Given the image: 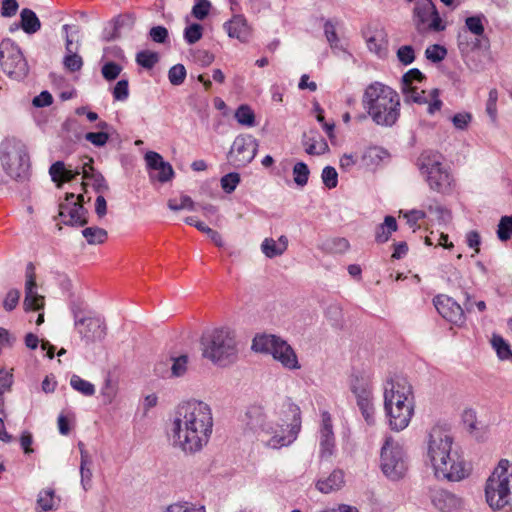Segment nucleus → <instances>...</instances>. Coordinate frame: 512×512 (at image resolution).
Returning <instances> with one entry per match:
<instances>
[{
  "label": "nucleus",
  "instance_id": "28",
  "mask_svg": "<svg viewBox=\"0 0 512 512\" xmlns=\"http://www.w3.org/2000/svg\"><path fill=\"white\" fill-rule=\"evenodd\" d=\"M20 26L27 34H34L41 28V22L36 13L28 8H24L20 13Z\"/></svg>",
  "mask_w": 512,
  "mask_h": 512
},
{
  "label": "nucleus",
  "instance_id": "21",
  "mask_svg": "<svg viewBox=\"0 0 512 512\" xmlns=\"http://www.w3.org/2000/svg\"><path fill=\"white\" fill-rule=\"evenodd\" d=\"M24 306L26 310H39L44 306V297L36 292V280L32 263H29L26 268Z\"/></svg>",
  "mask_w": 512,
  "mask_h": 512
},
{
  "label": "nucleus",
  "instance_id": "15",
  "mask_svg": "<svg viewBox=\"0 0 512 512\" xmlns=\"http://www.w3.org/2000/svg\"><path fill=\"white\" fill-rule=\"evenodd\" d=\"M84 196L67 193L64 203L59 205V217L65 225L84 226L88 223V211L83 206Z\"/></svg>",
  "mask_w": 512,
  "mask_h": 512
},
{
  "label": "nucleus",
  "instance_id": "30",
  "mask_svg": "<svg viewBox=\"0 0 512 512\" xmlns=\"http://www.w3.org/2000/svg\"><path fill=\"white\" fill-rule=\"evenodd\" d=\"M82 174L84 179L92 180V186L96 192L100 193L108 191L109 186L104 176L99 172L95 173L93 167L88 163L84 164Z\"/></svg>",
  "mask_w": 512,
  "mask_h": 512
},
{
  "label": "nucleus",
  "instance_id": "56",
  "mask_svg": "<svg viewBox=\"0 0 512 512\" xmlns=\"http://www.w3.org/2000/svg\"><path fill=\"white\" fill-rule=\"evenodd\" d=\"M239 182L240 176L238 173H228L221 178V187L226 193L230 194L236 189Z\"/></svg>",
  "mask_w": 512,
  "mask_h": 512
},
{
  "label": "nucleus",
  "instance_id": "41",
  "mask_svg": "<svg viewBox=\"0 0 512 512\" xmlns=\"http://www.w3.org/2000/svg\"><path fill=\"white\" fill-rule=\"evenodd\" d=\"M161 512H206L203 506L191 502L180 501L166 506Z\"/></svg>",
  "mask_w": 512,
  "mask_h": 512
},
{
  "label": "nucleus",
  "instance_id": "9",
  "mask_svg": "<svg viewBox=\"0 0 512 512\" xmlns=\"http://www.w3.org/2000/svg\"><path fill=\"white\" fill-rule=\"evenodd\" d=\"M70 310L75 330L87 344L101 341L106 335L104 320L95 316L82 301H72Z\"/></svg>",
  "mask_w": 512,
  "mask_h": 512
},
{
  "label": "nucleus",
  "instance_id": "57",
  "mask_svg": "<svg viewBox=\"0 0 512 512\" xmlns=\"http://www.w3.org/2000/svg\"><path fill=\"white\" fill-rule=\"evenodd\" d=\"M113 98L116 101H126L129 97V83L126 79L119 80L113 88Z\"/></svg>",
  "mask_w": 512,
  "mask_h": 512
},
{
  "label": "nucleus",
  "instance_id": "38",
  "mask_svg": "<svg viewBox=\"0 0 512 512\" xmlns=\"http://www.w3.org/2000/svg\"><path fill=\"white\" fill-rule=\"evenodd\" d=\"M356 403L366 423L368 425H373L375 423V408L373 398L359 400Z\"/></svg>",
  "mask_w": 512,
  "mask_h": 512
},
{
  "label": "nucleus",
  "instance_id": "55",
  "mask_svg": "<svg viewBox=\"0 0 512 512\" xmlns=\"http://www.w3.org/2000/svg\"><path fill=\"white\" fill-rule=\"evenodd\" d=\"M171 375L175 377L183 376L187 371L188 356L180 355L179 357L172 358Z\"/></svg>",
  "mask_w": 512,
  "mask_h": 512
},
{
  "label": "nucleus",
  "instance_id": "27",
  "mask_svg": "<svg viewBox=\"0 0 512 512\" xmlns=\"http://www.w3.org/2000/svg\"><path fill=\"white\" fill-rule=\"evenodd\" d=\"M288 247V239L282 235L278 240L273 238H265L261 244L262 253L268 258H275L282 255Z\"/></svg>",
  "mask_w": 512,
  "mask_h": 512
},
{
  "label": "nucleus",
  "instance_id": "59",
  "mask_svg": "<svg viewBox=\"0 0 512 512\" xmlns=\"http://www.w3.org/2000/svg\"><path fill=\"white\" fill-rule=\"evenodd\" d=\"M64 66L67 70L70 72H77L79 71L83 66V60L82 58L76 54V53H67V55L64 57Z\"/></svg>",
  "mask_w": 512,
  "mask_h": 512
},
{
  "label": "nucleus",
  "instance_id": "5",
  "mask_svg": "<svg viewBox=\"0 0 512 512\" xmlns=\"http://www.w3.org/2000/svg\"><path fill=\"white\" fill-rule=\"evenodd\" d=\"M203 356L218 366L225 367L237 358L234 333L228 328L214 329L203 334L201 339Z\"/></svg>",
  "mask_w": 512,
  "mask_h": 512
},
{
  "label": "nucleus",
  "instance_id": "2",
  "mask_svg": "<svg viewBox=\"0 0 512 512\" xmlns=\"http://www.w3.org/2000/svg\"><path fill=\"white\" fill-rule=\"evenodd\" d=\"M426 444L427 455L438 479L460 481L468 475L464 460L452 449L453 437L445 426H433L427 433Z\"/></svg>",
  "mask_w": 512,
  "mask_h": 512
},
{
  "label": "nucleus",
  "instance_id": "54",
  "mask_svg": "<svg viewBox=\"0 0 512 512\" xmlns=\"http://www.w3.org/2000/svg\"><path fill=\"white\" fill-rule=\"evenodd\" d=\"M122 67L116 62L109 61L102 66L101 73L107 81L115 80L121 73Z\"/></svg>",
  "mask_w": 512,
  "mask_h": 512
},
{
  "label": "nucleus",
  "instance_id": "61",
  "mask_svg": "<svg viewBox=\"0 0 512 512\" xmlns=\"http://www.w3.org/2000/svg\"><path fill=\"white\" fill-rule=\"evenodd\" d=\"M451 120L456 129L466 130L472 120V115L468 112L456 113Z\"/></svg>",
  "mask_w": 512,
  "mask_h": 512
},
{
  "label": "nucleus",
  "instance_id": "18",
  "mask_svg": "<svg viewBox=\"0 0 512 512\" xmlns=\"http://www.w3.org/2000/svg\"><path fill=\"white\" fill-rule=\"evenodd\" d=\"M319 457L329 460L336 451V441L333 431L332 418L329 412L321 413V423L318 431Z\"/></svg>",
  "mask_w": 512,
  "mask_h": 512
},
{
  "label": "nucleus",
  "instance_id": "60",
  "mask_svg": "<svg viewBox=\"0 0 512 512\" xmlns=\"http://www.w3.org/2000/svg\"><path fill=\"white\" fill-rule=\"evenodd\" d=\"M85 139L96 147H102L108 142L109 135L104 131L88 132L85 134Z\"/></svg>",
  "mask_w": 512,
  "mask_h": 512
},
{
  "label": "nucleus",
  "instance_id": "39",
  "mask_svg": "<svg viewBox=\"0 0 512 512\" xmlns=\"http://www.w3.org/2000/svg\"><path fill=\"white\" fill-rule=\"evenodd\" d=\"M309 175L310 170L306 163L300 161L293 166V179L297 186H306L308 183Z\"/></svg>",
  "mask_w": 512,
  "mask_h": 512
},
{
  "label": "nucleus",
  "instance_id": "50",
  "mask_svg": "<svg viewBox=\"0 0 512 512\" xmlns=\"http://www.w3.org/2000/svg\"><path fill=\"white\" fill-rule=\"evenodd\" d=\"M447 55V50L444 46L434 44L426 48L425 56L428 60L438 63L442 61Z\"/></svg>",
  "mask_w": 512,
  "mask_h": 512
},
{
  "label": "nucleus",
  "instance_id": "45",
  "mask_svg": "<svg viewBox=\"0 0 512 512\" xmlns=\"http://www.w3.org/2000/svg\"><path fill=\"white\" fill-rule=\"evenodd\" d=\"M497 236L502 242L508 241L512 237V215L501 217L498 224Z\"/></svg>",
  "mask_w": 512,
  "mask_h": 512
},
{
  "label": "nucleus",
  "instance_id": "32",
  "mask_svg": "<svg viewBox=\"0 0 512 512\" xmlns=\"http://www.w3.org/2000/svg\"><path fill=\"white\" fill-rule=\"evenodd\" d=\"M367 47L370 52L382 57L387 52V40L383 31H378L366 39Z\"/></svg>",
  "mask_w": 512,
  "mask_h": 512
},
{
  "label": "nucleus",
  "instance_id": "25",
  "mask_svg": "<svg viewBox=\"0 0 512 512\" xmlns=\"http://www.w3.org/2000/svg\"><path fill=\"white\" fill-rule=\"evenodd\" d=\"M351 392L356 398V402L359 400H365L373 398L372 384L367 376L352 374L349 381Z\"/></svg>",
  "mask_w": 512,
  "mask_h": 512
},
{
  "label": "nucleus",
  "instance_id": "20",
  "mask_svg": "<svg viewBox=\"0 0 512 512\" xmlns=\"http://www.w3.org/2000/svg\"><path fill=\"white\" fill-rule=\"evenodd\" d=\"M433 303L438 313L447 321L454 324H461L464 321V310L453 298L437 295Z\"/></svg>",
  "mask_w": 512,
  "mask_h": 512
},
{
  "label": "nucleus",
  "instance_id": "63",
  "mask_svg": "<svg viewBox=\"0 0 512 512\" xmlns=\"http://www.w3.org/2000/svg\"><path fill=\"white\" fill-rule=\"evenodd\" d=\"M19 9V4L17 0H2L1 3V15L3 17H13L16 15Z\"/></svg>",
  "mask_w": 512,
  "mask_h": 512
},
{
  "label": "nucleus",
  "instance_id": "14",
  "mask_svg": "<svg viewBox=\"0 0 512 512\" xmlns=\"http://www.w3.org/2000/svg\"><path fill=\"white\" fill-rule=\"evenodd\" d=\"M391 404L395 408L404 406L414 407V397L411 384L403 377H395L386 382L384 388V406Z\"/></svg>",
  "mask_w": 512,
  "mask_h": 512
},
{
  "label": "nucleus",
  "instance_id": "1",
  "mask_svg": "<svg viewBox=\"0 0 512 512\" xmlns=\"http://www.w3.org/2000/svg\"><path fill=\"white\" fill-rule=\"evenodd\" d=\"M210 406L198 400L184 402L175 410L168 436L174 448L185 454L201 451L209 442L213 431Z\"/></svg>",
  "mask_w": 512,
  "mask_h": 512
},
{
  "label": "nucleus",
  "instance_id": "64",
  "mask_svg": "<svg viewBox=\"0 0 512 512\" xmlns=\"http://www.w3.org/2000/svg\"><path fill=\"white\" fill-rule=\"evenodd\" d=\"M149 36L156 43H165L168 39V30L164 26H154L150 29Z\"/></svg>",
  "mask_w": 512,
  "mask_h": 512
},
{
  "label": "nucleus",
  "instance_id": "52",
  "mask_svg": "<svg viewBox=\"0 0 512 512\" xmlns=\"http://www.w3.org/2000/svg\"><path fill=\"white\" fill-rule=\"evenodd\" d=\"M169 209L173 211H178L182 209H188L193 211L195 209L194 201L191 197L187 195H182L180 198V202L178 203L176 199H169L167 203Z\"/></svg>",
  "mask_w": 512,
  "mask_h": 512
},
{
  "label": "nucleus",
  "instance_id": "10",
  "mask_svg": "<svg viewBox=\"0 0 512 512\" xmlns=\"http://www.w3.org/2000/svg\"><path fill=\"white\" fill-rule=\"evenodd\" d=\"M252 349L256 352L268 353L278 360L285 368L299 369L297 355L293 348L283 339L275 335H258L253 339Z\"/></svg>",
  "mask_w": 512,
  "mask_h": 512
},
{
  "label": "nucleus",
  "instance_id": "51",
  "mask_svg": "<svg viewBox=\"0 0 512 512\" xmlns=\"http://www.w3.org/2000/svg\"><path fill=\"white\" fill-rule=\"evenodd\" d=\"M321 179L328 189H333L338 184V173L334 167L326 166L322 170Z\"/></svg>",
  "mask_w": 512,
  "mask_h": 512
},
{
  "label": "nucleus",
  "instance_id": "11",
  "mask_svg": "<svg viewBox=\"0 0 512 512\" xmlns=\"http://www.w3.org/2000/svg\"><path fill=\"white\" fill-rule=\"evenodd\" d=\"M0 65L3 71L15 80L24 79L29 72L28 63L21 49L8 38L0 42Z\"/></svg>",
  "mask_w": 512,
  "mask_h": 512
},
{
  "label": "nucleus",
  "instance_id": "26",
  "mask_svg": "<svg viewBox=\"0 0 512 512\" xmlns=\"http://www.w3.org/2000/svg\"><path fill=\"white\" fill-rule=\"evenodd\" d=\"M344 484V473L340 469H334L329 476L321 477L316 482V488L321 493H331L339 490Z\"/></svg>",
  "mask_w": 512,
  "mask_h": 512
},
{
  "label": "nucleus",
  "instance_id": "17",
  "mask_svg": "<svg viewBox=\"0 0 512 512\" xmlns=\"http://www.w3.org/2000/svg\"><path fill=\"white\" fill-rule=\"evenodd\" d=\"M428 497L438 512H462L464 508L461 497L443 488H429Z\"/></svg>",
  "mask_w": 512,
  "mask_h": 512
},
{
  "label": "nucleus",
  "instance_id": "12",
  "mask_svg": "<svg viewBox=\"0 0 512 512\" xmlns=\"http://www.w3.org/2000/svg\"><path fill=\"white\" fill-rule=\"evenodd\" d=\"M381 469L391 480L402 478L407 471V461L403 447L391 437H387L381 449Z\"/></svg>",
  "mask_w": 512,
  "mask_h": 512
},
{
  "label": "nucleus",
  "instance_id": "43",
  "mask_svg": "<svg viewBox=\"0 0 512 512\" xmlns=\"http://www.w3.org/2000/svg\"><path fill=\"white\" fill-rule=\"evenodd\" d=\"M92 461L89 455H85L82 452V461L80 463V476H81V484L84 490H87L90 487L92 472L90 470V465Z\"/></svg>",
  "mask_w": 512,
  "mask_h": 512
},
{
  "label": "nucleus",
  "instance_id": "33",
  "mask_svg": "<svg viewBox=\"0 0 512 512\" xmlns=\"http://www.w3.org/2000/svg\"><path fill=\"white\" fill-rule=\"evenodd\" d=\"M302 145L304 146L305 152L309 155H321L328 149V145L323 138L320 137V140L317 141L307 134L303 135Z\"/></svg>",
  "mask_w": 512,
  "mask_h": 512
},
{
  "label": "nucleus",
  "instance_id": "35",
  "mask_svg": "<svg viewBox=\"0 0 512 512\" xmlns=\"http://www.w3.org/2000/svg\"><path fill=\"white\" fill-rule=\"evenodd\" d=\"M491 344L501 360H512L510 345L502 336L493 334Z\"/></svg>",
  "mask_w": 512,
  "mask_h": 512
},
{
  "label": "nucleus",
  "instance_id": "42",
  "mask_svg": "<svg viewBox=\"0 0 512 512\" xmlns=\"http://www.w3.org/2000/svg\"><path fill=\"white\" fill-rule=\"evenodd\" d=\"M159 56L156 52L143 50L137 53L136 62L145 69H151L158 62Z\"/></svg>",
  "mask_w": 512,
  "mask_h": 512
},
{
  "label": "nucleus",
  "instance_id": "53",
  "mask_svg": "<svg viewBox=\"0 0 512 512\" xmlns=\"http://www.w3.org/2000/svg\"><path fill=\"white\" fill-rule=\"evenodd\" d=\"M497 101L498 91L497 89L493 88L489 91L488 99L486 102V113L492 122H496L497 120Z\"/></svg>",
  "mask_w": 512,
  "mask_h": 512
},
{
  "label": "nucleus",
  "instance_id": "3",
  "mask_svg": "<svg viewBox=\"0 0 512 512\" xmlns=\"http://www.w3.org/2000/svg\"><path fill=\"white\" fill-rule=\"evenodd\" d=\"M362 104L379 126L392 127L400 116L399 94L380 82H374L365 89Z\"/></svg>",
  "mask_w": 512,
  "mask_h": 512
},
{
  "label": "nucleus",
  "instance_id": "47",
  "mask_svg": "<svg viewBox=\"0 0 512 512\" xmlns=\"http://www.w3.org/2000/svg\"><path fill=\"white\" fill-rule=\"evenodd\" d=\"M203 35V27L198 23L187 26L184 30V39L188 44H195Z\"/></svg>",
  "mask_w": 512,
  "mask_h": 512
},
{
  "label": "nucleus",
  "instance_id": "6",
  "mask_svg": "<svg viewBox=\"0 0 512 512\" xmlns=\"http://www.w3.org/2000/svg\"><path fill=\"white\" fill-rule=\"evenodd\" d=\"M416 164L430 190L440 194L451 192L454 179L440 153L424 151L418 157Z\"/></svg>",
  "mask_w": 512,
  "mask_h": 512
},
{
  "label": "nucleus",
  "instance_id": "23",
  "mask_svg": "<svg viewBox=\"0 0 512 512\" xmlns=\"http://www.w3.org/2000/svg\"><path fill=\"white\" fill-rule=\"evenodd\" d=\"M242 421L246 430L257 434L260 437L268 424V422H266V416L263 408L256 405L247 408Z\"/></svg>",
  "mask_w": 512,
  "mask_h": 512
},
{
  "label": "nucleus",
  "instance_id": "62",
  "mask_svg": "<svg viewBox=\"0 0 512 512\" xmlns=\"http://www.w3.org/2000/svg\"><path fill=\"white\" fill-rule=\"evenodd\" d=\"M425 76L424 74L417 68H413V69H410L408 72H406L403 76H402V81H401V84L402 86L404 87H407V85L411 84L416 81V82H422L424 80Z\"/></svg>",
  "mask_w": 512,
  "mask_h": 512
},
{
  "label": "nucleus",
  "instance_id": "29",
  "mask_svg": "<svg viewBox=\"0 0 512 512\" xmlns=\"http://www.w3.org/2000/svg\"><path fill=\"white\" fill-rule=\"evenodd\" d=\"M397 230V221L393 216H386L384 222L377 226L375 240L377 243H385L389 240L392 232Z\"/></svg>",
  "mask_w": 512,
  "mask_h": 512
},
{
  "label": "nucleus",
  "instance_id": "13",
  "mask_svg": "<svg viewBox=\"0 0 512 512\" xmlns=\"http://www.w3.org/2000/svg\"><path fill=\"white\" fill-rule=\"evenodd\" d=\"M412 20L420 34L441 32L446 28L432 0H418L413 9Z\"/></svg>",
  "mask_w": 512,
  "mask_h": 512
},
{
  "label": "nucleus",
  "instance_id": "16",
  "mask_svg": "<svg viewBox=\"0 0 512 512\" xmlns=\"http://www.w3.org/2000/svg\"><path fill=\"white\" fill-rule=\"evenodd\" d=\"M257 150L258 142L252 135H239L228 152V159L237 168L245 167L255 158Z\"/></svg>",
  "mask_w": 512,
  "mask_h": 512
},
{
  "label": "nucleus",
  "instance_id": "22",
  "mask_svg": "<svg viewBox=\"0 0 512 512\" xmlns=\"http://www.w3.org/2000/svg\"><path fill=\"white\" fill-rule=\"evenodd\" d=\"M384 409L389 419L390 428L397 432L404 430L409 425L414 414L413 406L395 408L391 404H386Z\"/></svg>",
  "mask_w": 512,
  "mask_h": 512
},
{
  "label": "nucleus",
  "instance_id": "40",
  "mask_svg": "<svg viewBox=\"0 0 512 512\" xmlns=\"http://www.w3.org/2000/svg\"><path fill=\"white\" fill-rule=\"evenodd\" d=\"M235 118L241 125L247 127L255 125V114L248 105H240L235 112Z\"/></svg>",
  "mask_w": 512,
  "mask_h": 512
},
{
  "label": "nucleus",
  "instance_id": "34",
  "mask_svg": "<svg viewBox=\"0 0 512 512\" xmlns=\"http://www.w3.org/2000/svg\"><path fill=\"white\" fill-rule=\"evenodd\" d=\"M82 235L89 245L102 244L107 240V231L103 228L94 226L82 230Z\"/></svg>",
  "mask_w": 512,
  "mask_h": 512
},
{
  "label": "nucleus",
  "instance_id": "24",
  "mask_svg": "<svg viewBox=\"0 0 512 512\" xmlns=\"http://www.w3.org/2000/svg\"><path fill=\"white\" fill-rule=\"evenodd\" d=\"M223 27L230 38H236L243 43L249 40L250 29L243 15H234Z\"/></svg>",
  "mask_w": 512,
  "mask_h": 512
},
{
  "label": "nucleus",
  "instance_id": "4",
  "mask_svg": "<svg viewBox=\"0 0 512 512\" xmlns=\"http://www.w3.org/2000/svg\"><path fill=\"white\" fill-rule=\"evenodd\" d=\"M485 498L490 508L512 512V463L499 461L486 481Z\"/></svg>",
  "mask_w": 512,
  "mask_h": 512
},
{
  "label": "nucleus",
  "instance_id": "37",
  "mask_svg": "<svg viewBox=\"0 0 512 512\" xmlns=\"http://www.w3.org/2000/svg\"><path fill=\"white\" fill-rule=\"evenodd\" d=\"M70 385L74 390L85 396H92L95 394V386L91 382L82 379L78 375L74 374L71 376Z\"/></svg>",
  "mask_w": 512,
  "mask_h": 512
},
{
  "label": "nucleus",
  "instance_id": "31",
  "mask_svg": "<svg viewBox=\"0 0 512 512\" xmlns=\"http://www.w3.org/2000/svg\"><path fill=\"white\" fill-rule=\"evenodd\" d=\"M185 223L191 226L196 227L199 231L208 235L211 241L218 247H222L224 242L222 240L221 235L204 224V222L198 221L194 216H188L184 219Z\"/></svg>",
  "mask_w": 512,
  "mask_h": 512
},
{
  "label": "nucleus",
  "instance_id": "44",
  "mask_svg": "<svg viewBox=\"0 0 512 512\" xmlns=\"http://www.w3.org/2000/svg\"><path fill=\"white\" fill-rule=\"evenodd\" d=\"M54 494V490L52 489H45L39 492L37 504L42 511L47 512L55 508Z\"/></svg>",
  "mask_w": 512,
  "mask_h": 512
},
{
  "label": "nucleus",
  "instance_id": "58",
  "mask_svg": "<svg viewBox=\"0 0 512 512\" xmlns=\"http://www.w3.org/2000/svg\"><path fill=\"white\" fill-rule=\"evenodd\" d=\"M211 3L209 0H195V4L192 7V15L198 19L203 20L210 11Z\"/></svg>",
  "mask_w": 512,
  "mask_h": 512
},
{
  "label": "nucleus",
  "instance_id": "36",
  "mask_svg": "<svg viewBox=\"0 0 512 512\" xmlns=\"http://www.w3.org/2000/svg\"><path fill=\"white\" fill-rule=\"evenodd\" d=\"M484 21H486V17L482 13L470 16L465 19V27L475 36L482 37L485 31Z\"/></svg>",
  "mask_w": 512,
  "mask_h": 512
},
{
  "label": "nucleus",
  "instance_id": "49",
  "mask_svg": "<svg viewBox=\"0 0 512 512\" xmlns=\"http://www.w3.org/2000/svg\"><path fill=\"white\" fill-rule=\"evenodd\" d=\"M396 56L402 65H410L415 60V49L411 45L400 46L396 52Z\"/></svg>",
  "mask_w": 512,
  "mask_h": 512
},
{
  "label": "nucleus",
  "instance_id": "19",
  "mask_svg": "<svg viewBox=\"0 0 512 512\" xmlns=\"http://www.w3.org/2000/svg\"><path fill=\"white\" fill-rule=\"evenodd\" d=\"M145 161L149 169V177L152 181L161 183L170 181L174 176L173 167L169 162L164 161L163 157L154 151L145 154Z\"/></svg>",
  "mask_w": 512,
  "mask_h": 512
},
{
  "label": "nucleus",
  "instance_id": "46",
  "mask_svg": "<svg viewBox=\"0 0 512 512\" xmlns=\"http://www.w3.org/2000/svg\"><path fill=\"white\" fill-rule=\"evenodd\" d=\"M423 207L426 208L430 213L436 214L438 220L446 222L450 219L449 211L443 206L439 205L435 199H429L426 203L423 204Z\"/></svg>",
  "mask_w": 512,
  "mask_h": 512
},
{
  "label": "nucleus",
  "instance_id": "48",
  "mask_svg": "<svg viewBox=\"0 0 512 512\" xmlns=\"http://www.w3.org/2000/svg\"><path fill=\"white\" fill-rule=\"evenodd\" d=\"M186 69L182 64L172 66L168 71V79L174 86L181 85L186 78Z\"/></svg>",
  "mask_w": 512,
  "mask_h": 512
},
{
  "label": "nucleus",
  "instance_id": "7",
  "mask_svg": "<svg viewBox=\"0 0 512 512\" xmlns=\"http://www.w3.org/2000/svg\"><path fill=\"white\" fill-rule=\"evenodd\" d=\"M0 160L4 171L12 179L25 182L30 177V159L26 146L15 140L0 144Z\"/></svg>",
  "mask_w": 512,
  "mask_h": 512
},
{
  "label": "nucleus",
  "instance_id": "8",
  "mask_svg": "<svg viewBox=\"0 0 512 512\" xmlns=\"http://www.w3.org/2000/svg\"><path fill=\"white\" fill-rule=\"evenodd\" d=\"M289 410L293 416L290 423L285 421L281 424L268 422L261 436L262 441L267 447L279 449L281 447L289 446L297 439L301 429L300 408L295 404H290Z\"/></svg>",
  "mask_w": 512,
  "mask_h": 512
}]
</instances>
